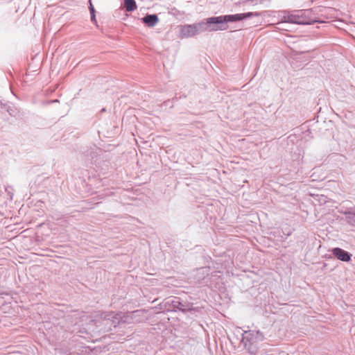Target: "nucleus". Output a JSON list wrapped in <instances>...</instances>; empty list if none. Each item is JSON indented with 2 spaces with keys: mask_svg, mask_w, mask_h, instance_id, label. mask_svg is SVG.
Wrapping results in <instances>:
<instances>
[{
  "mask_svg": "<svg viewBox=\"0 0 355 355\" xmlns=\"http://www.w3.org/2000/svg\"><path fill=\"white\" fill-rule=\"evenodd\" d=\"M139 311L131 313H123L114 312H105L101 314V318L96 320V327L100 331L108 332L112 330L121 324L131 323L133 316L137 313Z\"/></svg>",
  "mask_w": 355,
  "mask_h": 355,
  "instance_id": "obj_1",
  "label": "nucleus"
},
{
  "mask_svg": "<svg viewBox=\"0 0 355 355\" xmlns=\"http://www.w3.org/2000/svg\"><path fill=\"white\" fill-rule=\"evenodd\" d=\"M261 14L257 12H249L245 13H238L234 15H221L208 18V23L211 24L210 28L213 31L218 30L225 31L227 28V24L241 21L252 17H259Z\"/></svg>",
  "mask_w": 355,
  "mask_h": 355,
  "instance_id": "obj_2",
  "label": "nucleus"
},
{
  "mask_svg": "<svg viewBox=\"0 0 355 355\" xmlns=\"http://www.w3.org/2000/svg\"><path fill=\"white\" fill-rule=\"evenodd\" d=\"M265 337L263 334L259 330H248L245 331L242 335L241 343L244 348L249 352L250 354H255L257 350V344L263 341Z\"/></svg>",
  "mask_w": 355,
  "mask_h": 355,
  "instance_id": "obj_3",
  "label": "nucleus"
},
{
  "mask_svg": "<svg viewBox=\"0 0 355 355\" xmlns=\"http://www.w3.org/2000/svg\"><path fill=\"white\" fill-rule=\"evenodd\" d=\"M211 28V24L208 23L207 18L205 21L180 26V35L181 38L192 37L199 33L205 32L206 31H212L210 29Z\"/></svg>",
  "mask_w": 355,
  "mask_h": 355,
  "instance_id": "obj_4",
  "label": "nucleus"
},
{
  "mask_svg": "<svg viewBox=\"0 0 355 355\" xmlns=\"http://www.w3.org/2000/svg\"><path fill=\"white\" fill-rule=\"evenodd\" d=\"M168 302L171 304L174 309L179 310L184 313H189L196 315V313L200 311L199 307L193 306L192 303L183 301L178 297H173L169 300Z\"/></svg>",
  "mask_w": 355,
  "mask_h": 355,
  "instance_id": "obj_5",
  "label": "nucleus"
},
{
  "mask_svg": "<svg viewBox=\"0 0 355 355\" xmlns=\"http://www.w3.org/2000/svg\"><path fill=\"white\" fill-rule=\"evenodd\" d=\"M331 253L338 260L344 262H349L351 261L352 257V254L350 252L340 248H332Z\"/></svg>",
  "mask_w": 355,
  "mask_h": 355,
  "instance_id": "obj_6",
  "label": "nucleus"
},
{
  "mask_svg": "<svg viewBox=\"0 0 355 355\" xmlns=\"http://www.w3.org/2000/svg\"><path fill=\"white\" fill-rule=\"evenodd\" d=\"M340 213L344 215L343 220L350 227H355V207L347 208L345 211H341Z\"/></svg>",
  "mask_w": 355,
  "mask_h": 355,
  "instance_id": "obj_7",
  "label": "nucleus"
},
{
  "mask_svg": "<svg viewBox=\"0 0 355 355\" xmlns=\"http://www.w3.org/2000/svg\"><path fill=\"white\" fill-rule=\"evenodd\" d=\"M283 21L291 24H307L306 20L302 16L299 15L290 14L286 16H284Z\"/></svg>",
  "mask_w": 355,
  "mask_h": 355,
  "instance_id": "obj_8",
  "label": "nucleus"
},
{
  "mask_svg": "<svg viewBox=\"0 0 355 355\" xmlns=\"http://www.w3.org/2000/svg\"><path fill=\"white\" fill-rule=\"evenodd\" d=\"M141 21L148 27H153L159 21V18L156 14H146L141 18Z\"/></svg>",
  "mask_w": 355,
  "mask_h": 355,
  "instance_id": "obj_9",
  "label": "nucleus"
},
{
  "mask_svg": "<svg viewBox=\"0 0 355 355\" xmlns=\"http://www.w3.org/2000/svg\"><path fill=\"white\" fill-rule=\"evenodd\" d=\"M124 6L128 12H132L137 9L135 0H124Z\"/></svg>",
  "mask_w": 355,
  "mask_h": 355,
  "instance_id": "obj_10",
  "label": "nucleus"
},
{
  "mask_svg": "<svg viewBox=\"0 0 355 355\" xmlns=\"http://www.w3.org/2000/svg\"><path fill=\"white\" fill-rule=\"evenodd\" d=\"M89 9L90 15H91V20H92V21L96 23V15H95L96 10L91 2H90V6H89Z\"/></svg>",
  "mask_w": 355,
  "mask_h": 355,
  "instance_id": "obj_11",
  "label": "nucleus"
},
{
  "mask_svg": "<svg viewBox=\"0 0 355 355\" xmlns=\"http://www.w3.org/2000/svg\"><path fill=\"white\" fill-rule=\"evenodd\" d=\"M198 271H199V273H202V275H209V268H200V269H198Z\"/></svg>",
  "mask_w": 355,
  "mask_h": 355,
  "instance_id": "obj_12",
  "label": "nucleus"
},
{
  "mask_svg": "<svg viewBox=\"0 0 355 355\" xmlns=\"http://www.w3.org/2000/svg\"><path fill=\"white\" fill-rule=\"evenodd\" d=\"M7 111L10 116H14V110L13 109L8 107L7 109Z\"/></svg>",
  "mask_w": 355,
  "mask_h": 355,
  "instance_id": "obj_13",
  "label": "nucleus"
},
{
  "mask_svg": "<svg viewBox=\"0 0 355 355\" xmlns=\"http://www.w3.org/2000/svg\"><path fill=\"white\" fill-rule=\"evenodd\" d=\"M6 191L8 192V193L10 195V199H12V193H11V191L8 190V188L6 189Z\"/></svg>",
  "mask_w": 355,
  "mask_h": 355,
  "instance_id": "obj_14",
  "label": "nucleus"
},
{
  "mask_svg": "<svg viewBox=\"0 0 355 355\" xmlns=\"http://www.w3.org/2000/svg\"><path fill=\"white\" fill-rule=\"evenodd\" d=\"M284 234L286 236H288L291 234V232H284Z\"/></svg>",
  "mask_w": 355,
  "mask_h": 355,
  "instance_id": "obj_15",
  "label": "nucleus"
},
{
  "mask_svg": "<svg viewBox=\"0 0 355 355\" xmlns=\"http://www.w3.org/2000/svg\"><path fill=\"white\" fill-rule=\"evenodd\" d=\"M52 102L57 103V102H58V100H57V99H56V100H55V101H53Z\"/></svg>",
  "mask_w": 355,
  "mask_h": 355,
  "instance_id": "obj_16",
  "label": "nucleus"
},
{
  "mask_svg": "<svg viewBox=\"0 0 355 355\" xmlns=\"http://www.w3.org/2000/svg\"><path fill=\"white\" fill-rule=\"evenodd\" d=\"M105 108H103V109L101 110V112H105Z\"/></svg>",
  "mask_w": 355,
  "mask_h": 355,
  "instance_id": "obj_17",
  "label": "nucleus"
}]
</instances>
